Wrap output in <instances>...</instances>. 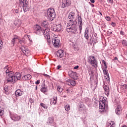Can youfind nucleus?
Returning a JSON list of instances; mask_svg holds the SVG:
<instances>
[{
	"instance_id": "nucleus-45",
	"label": "nucleus",
	"mask_w": 127,
	"mask_h": 127,
	"mask_svg": "<svg viewBox=\"0 0 127 127\" xmlns=\"http://www.w3.org/2000/svg\"><path fill=\"white\" fill-rule=\"evenodd\" d=\"M76 75H77V73H76V72H72L71 73V75L73 76V77H75V76H76Z\"/></svg>"
},
{
	"instance_id": "nucleus-3",
	"label": "nucleus",
	"mask_w": 127,
	"mask_h": 127,
	"mask_svg": "<svg viewBox=\"0 0 127 127\" xmlns=\"http://www.w3.org/2000/svg\"><path fill=\"white\" fill-rule=\"evenodd\" d=\"M45 16L47 17L49 20L52 21L56 16L55 10L53 8H49L47 9V11L45 13Z\"/></svg>"
},
{
	"instance_id": "nucleus-58",
	"label": "nucleus",
	"mask_w": 127,
	"mask_h": 127,
	"mask_svg": "<svg viewBox=\"0 0 127 127\" xmlns=\"http://www.w3.org/2000/svg\"><path fill=\"white\" fill-rule=\"evenodd\" d=\"M91 3H95V0H90Z\"/></svg>"
},
{
	"instance_id": "nucleus-15",
	"label": "nucleus",
	"mask_w": 127,
	"mask_h": 127,
	"mask_svg": "<svg viewBox=\"0 0 127 127\" xmlns=\"http://www.w3.org/2000/svg\"><path fill=\"white\" fill-rule=\"evenodd\" d=\"M95 37L94 36L91 37V38L90 39L89 43L90 44H96V43H98V42L99 41L98 40V39L97 38V37H96V35H94Z\"/></svg>"
},
{
	"instance_id": "nucleus-47",
	"label": "nucleus",
	"mask_w": 127,
	"mask_h": 127,
	"mask_svg": "<svg viewBox=\"0 0 127 127\" xmlns=\"http://www.w3.org/2000/svg\"><path fill=\"white\" fill-rule=\"evenodd\" d=\"M19 42L20 44H23L24 43V40H19Z\"/></svg>"
},
{
	"instance_id": "nucleus-26",
	"label": "nucleus",
	"mask_w": 127,
	"mask_h": 127,
	"mask_svg": "<svg viewBox=\"0 0 127 127\" xmlns=\"http://www.w3.org/2000/svg\"><path fill=\"white\" fill-rule=\"evenodd\" d=\"M74 16H75V12H70L68 15V18L72 20L74 19Z\"/></svg>"
},
{
	"instance_id": "nucleus-14",
	"label": "nucleus",
	"mask_w": 127,
	"mask_h": 127,
	"mask_svg": "<svg viewBox=\"0 0 127 127\" xmlns=\"http://www.w3.org/2000/svg\"><path fill=\"white\" fill-rule=\"evenodd\" d=\"M52 43L55 47H59V44H60V40L55 38L52 40Z\"/></svg>"
},
{
	"instance_id": "nucleus-49",
	"label": "nucleus",
	"mask_w": 127,
	"mask_h": 127,
	"mask_svg": "<svg viewBox=\"0 0 127 127\" xmlns=\"http://www.w3.org/2000/svg\"><path fill=\"white\" fill-rule=\"evenodd\" d=\"M106 19L108 21H110V20H111V17L109 16H107L106 17Z\"/></svg>"
},
{
	"instance_id": "nucleus-54",
	"label": "nucleus",
	"mask_w": 127,
	"mask_h": 127,
	"mask_svg": "<svg viewBox=\"0 0 127 127\" xmlns=\"http://www.w3.org/2000/svg\"><path fill=\"white\" fill-rule=\"evenodd\" d=\"M61 67L62 66L60 65H58L57 67V70H59L60 69V68H61Z\"/></svg>"
},
{
	"instance_id": "nucleus-24",
	"label": "nucleus",
	"mask_w": 127,
	"mask_h": 127,
	"mask_svg": "<svg viewBox=\"0 0 127 127\" xmlns=\"http://www.w3.org/2000/svg\"><path fill=\"white\" fill-rule=\"evenodd\" d=\"M48 25H49V24L48 23V21H44L41 23V26H42L43 27L48 28Z\"/></svg>"
},
{
	"instance_id": "nucleus-27",
	"label": "nucleus",
	"mask_w": 127,
	"mask_h": 127,
	"mask_svg": "<svg viewBox=\"0 0 127 127\" xmlns=\"http://www.w3.org/2000/svg\"><path fill=\"white\" fill-rule=\"evenodd\" d=\"M66 82H68L69 83L68 85H71V86H75L76 85V82H75L74 80H72V79H68Z\"/></svg>"
},
{
	"instance_id": "nucleus-12",
	"label": "nucleus",
	"mask_w": 127,
	"mask_h": 127,
	"mask_svg": "<svg viewBox=\"0 0 127 127\" xmlns=\"http://www.w3.org/2000/svg\"><path fill=\"white\" fill-rule=\"evenodd\" d=\"M13 82H17V81H18V80L21 79V73L19 72H15V73H14L13 76Z\"/></svg>"
},
{
	"instance_id": "nucleus-33",
	"label": "nucleus",
	"mask_w": 127,
	"mask_h": 127,
	"mask_svg": "<svg viewBox=\"0 0 127 127\" xmlns=\"http://www.w3.org/2000/svg\"><path fill=\"white\" fill-rule=\"evenodd\" d=\"M85 102L87 105H89L91 103V100L88 98H86L85 99Z\"/></svg>"
},
{
	"instance_id": "nucleus-37",
	"label": "nucleus",
	"mask_w": 127,
	"mask_h": 127,
	"mask_svg": "<svg viewBox=\"0 0 127 127\" xmlns=\"http://www.w3.org/2000/svg\"><path fill=\"white\" fill-rule=\"evenodd\" d=\"M46 39H47V41L48 42V45H50V44H51V40H50V37H49V38H46Z\"/></svg>"
},
{
	"instance_id": "nucleus-52",
	"label": "nucleus",
	"mask_w": 127,
	"mask_h": 127,
	"mask_svg": "<svg viewBox=\"0 0 127 127\" xmlns=\"http://www.w3.org/2000/svg\"><path fill=\"white\" fill-rule=\"evenodd\" d=\"M120 34L121 35H125V32L123 31V30H121L120 31Z\"/></svg>"
},
{
	"instance_id": "nucleus-2",
	"label": "nucleus",
	"mask_w": 127,
	"mask_h": 127,
	"mask_svg": "<svg viewBox=\"0 0 127 127\" xmlns=\"http://www.w3.org/2000/svg\"><path fill=\"white\" fill-rule=\"evenodd\" d=\"M99 112L103 113L105 110L108 109V102H107V97L101 96L99 98Z\"/></svg>"
},
{
	"instance_id": "nucleus-28",
	"label": "nucleus",
	"mask_w": 127,
	"mask_h": 127,
	"mask_svg": "<svg viewBox=\"0 0 127 127\" xmlns=\"http://www.w3.org/2000/svg\"><path fill=\"white\" fill-rule=\"evenodd\" d=\"M52 101H53V104H54V105H56V104H57V96L52 98Z\"/></svg>"
},
{
	"instance_id": "nucleus-55",
	"label": "nucleus",
	"mask_w": 127,
	"mask_h": 127,
	"mask_svg": "<svg viewBox=\"0 0 127 127\" xmlns=\"http://www.w3.org/2000/svg\"><path fill=\"white\" fill-rule=\"evenodd\" d=\"M29 102H30L31 103H33V99H32V98H30V99H29Z\"/></svg>"
},
{
	"instance_id": "nucleus-44",
	"label": "nucleus",
	"mask_w": 127,
	"mask_h": 127,
	"mask_svg": "<svg viewBox=\"0 0 127 127\" xmlns=\"http://www.w3.org/2000/svg\"><path fill=\"white\" fill-rule=\"evenodd\" d=\"M22 79L23 81H27V78L26 75L23 76Z\"/></svg>"
},
{
	"instance_id": "nucleus-61",
	"label": "nucleus",
	"mask_w": 127,
	"mask_h": 127,
	"mask_svg": "<svg viewBox=\"0 0 127 127\" xmlns=\"http://www.w3.org/2000/svg\"><path fill=\"white\" fill-rule=\"evenodd\" d=\"M114 60H118V57H115L114 59Z\"/></svg>"
},
{
	"instance_id": "nucleus-32",
	"label": "nucleus",
	"mask_w": 127,
	"mask_h": 127,
	"mask_svg": "<svg viewBox=\"0 0 127 127\" xmlns=\"http://www.w3.org/2000/svg\"><path fill=\"white\" fill-rule=\"evenodd\" d=\"M64 108L66 112H69V111H70V105L67 104L64 106Z\"/></svg>"
},
{
	"instance_id": "nucleus-48",
	"label": "nucleus",
	"mask_w": 127,
	"mask_h": 127,
	"mask_svg": "<svg viewBox=\"0 0 127 127\" xmlns=\"http://www.w3.org/2000/svg\"><path fill=\"white\" fill-rule=\"evenodd\" d=\"M89 74L90 75L91 77H92L93 75H94V72H93V71H90L89 72Z\"/></svg>"
},
{
	"instance_id": "nucleus-16",
	"label": "nucleus",
	"mask_w": 127,
	"mask_h": 127,
	"mask_svg": "<svg viewBox=\"0 0 127 127\" xmlns=\"http://www.w3.org/2000/svg\"><path fill=\"white\" fill-rule=\"evenodd\" d=\"M102 69L103 70V73L105 75V77H107L106 79L107 80V82L109 83V82H110V75H109V72L106 67H103Z\"/></svg>"
},
{
	"instance_id": "nucleus-59",
	"label": "nucleus",
	"mask_w": 127,
	"mask_h": 127,
	"mask_svg": "<svg viewBox=\"0 0 127 127\" xmlns=\"http://www.w3.org/2000/svg\"><path fill=\"white\" fill-rule=\"evenodd\" d=\"M15 13H18V9H16L15 10Z\"/></svg>"
},
{
	"instance_id": "nucleus-9",
	"label": "nucleus",
	"mask_w": 127,
	"mask_h": 127,
	"mask_svg": "<svg viewBox=\"0 0 127 127\" xmlns=\"http://www.w3.org/2000/svg\"><path fill=\"white\" fill-rule=\"evenodd\" d=\"M47 124L49 126H53V127H56V123L54 122V117H51L48 119Z\"/></svg>"
},
{
	"instance_id": "nucleus-8",
	"label": "nucleus",
	"mask_w": 127,
	"mask_h": 127,
	"mask_svg": "<svg viewBox=\"0 0 127 127\" xmlns=\"http://www.w3.org/2000/svg\"><path fill=\"white\" fill-rule=\"evenodd\" d=\"M70 5H71V0H65L64 1L62 2V4H61V8H65Z\"/></svg>"
},
{
	"instance_id": "nucleus-22",
	"label": "nucleus",
	"mask_w": 127,
	"mask_h": 127,
	"mask_svg": "<svg viewBox=\"0 0 127 127\" xmlns=\"http://www.w3.org/2000/svg\"><path fill=\"white\" fill-rule=\"evenodd\" d=\"M41 92L42 93H43V94H45V95H46V93L48 92V89H47V86L45 85V84H44V86L42 87V88L40 89Z\"/></svg>"
},
{
	"instance_id": "nucleus-38",
	"label": "nucleus",
	"mask_w": 127,
	"mask_h": 127,
	"mask_svg": "<svg viewBox=\"0 0 127 127\" xmlns=\"http://www.w3.org/2000/svg\"><path fill=\"white\" fill-rule=\"evenodd\" d=\"M23 53H24L25 55L27 56L28 55V54H29V51L27 49L26 51H24V52H23Z\"/></svg>"
},
{
	"instance_id": "nucleus-51",
	"label": "nucleus",
	"mask_w": 127,
	"mask_h": 127,
	"mask_svg": "<svg viewBox=\"0 0 127 127\" xmlns=\"http://www.w3.org/2000/svg\"><path fill=\"white\" fill-rule=\"evenodd\" d=\"M111 25L113 26V27H115V26H116V23L112 22L111 23Z\"/></svg>"
},
{
	"instance_id": "nucleus-60",
	"label": "nucleus",
	"mask_w": 127,
	"mask_h": 127,
	"mask_svg": "<svg viewBox=\"0 0 127 127\" xmlns=\"http://www.w3.org/2000/svg\"><path fill=\"white\" fill-rule=\"evenodd\" d=\"M107 0L109 1V2H110V3L113 2V0Z\"/></svg>"
},
{
	"instance_id": "nucleus-43",
	"label": "nucleus",
	"mask_w": 127,
	"mask_h": 127,
	"mask_svg": "<svg viewBox=\"0 0 127 127\" xmlns=\"http://www.w3.org/2000/svg\"><path fill=\"white\" fill-rule=\"evenodd\" d=\"M122 88V89H123V90H126V89H127V84L123 85Z\"/></svg>"
},
{
	"instance_id": "nucleus-29",
	"label": "nucleus",
	"mask_w": 127,
	"mask_h": 127,
	"mask_svg": "<svg viewBox=\"0 0 127 127\" xmlns=\"http://www.w3.org/2000/svg\"><path fill=\"white\" fill-rule=\"evenodd\" d=\"M122 45L124 47H127V40H122Z\"/></svg>"
},
{
	"instance_id": "nucleus-50",
	"label": "nucleus",
	"mask_w": 127,
	"mask_h": 127,
	"mask_svg": "<svg viewBox=\"0 0 127 127\" xmlns=\"http://www.w3.org/2000/svg\"><path fill=\"white\" fill-rule=\"evenodd\" d=\"M39 84H40V80H38L35 82L36 85H39Z\"/></svg>"
},
{
	"instance_id": "nucleus-4",
	"label": "nucleus",
	"mask_w": 127,
	"mask_h": 127,
	"mask_svg": "<svg viewBox=\"0 0 127 127\" xmlns=\"http://www.w3.org/2000/svg\"><path fill=\"white\" fill-rule=\"evenodd\" d=\"M4 70H5L6 73V77L7 78L6 81L8 83V82H13V76H14V72L12 71H11L8 68V65L4 67Z\"/></svg>"
},
{
	"instance_id": "nucleus-57",
	"label": "nucleus",
	"mask_w": 127,
	"mask_h": 127,
	"mask_svg": "<svg viewBox=\"0 0 127 127\" xmlns=\"http://www.w3.org/2000/svg\"><path fill=\"white\" fill-rule=\"evenodd\" d=\"M91 6H92V7H94L95 6V5H94L93 4L91 3V2H89Z\"/></svg>"
},
{
	"instance_id": "nucleus-23",
	"label": "nucleus",
	"mask_w": 127,
	"mask_h": 127,
	"mask_svg": "<svg viewBox=\"0 0 127 127\" xmlns=\"http://www.w3.org/2000/svg\"><path fill=\"white\" fill-rule=\"evenodd\" d=\"M57 56L58 57H60V58H62V57H64V53L63 50H60L57 52Z\"/></svg>"
},
{
	"instance_id": "nucleus-34",
	"label": "nucleus",
	"mask_w": 127,
	"mask_h": 127,
	"mask_svg": "<svg viewBox=\"0 0 127 127\" xmlns=\"http://www.w3.org/2000/svg\"><path fill=\"white\" fill-rule=\"evenodd\" d=\"M57 90L58 92H59V93H62V92H63V88H62V87L61 86H58Z\"/></svg>"
},
{
	"instance_id": "nucleus-53",
	"label": "nucleus",
	"mask_w": 127,
	"mask_h": 127,
	"mask_svg": "<svg viewBox=\"0 0 127 127\" xmlns=\"http://www.w3.org/2000/svg\"><path fill=\"white\" fill-rule=\"evenodd\" d=\"M43 75L45 76V77H47V78H50V76H49L48 74H46L45 73H44Z\"/></svg>"
},
{
	"instance_id": "nucleus-17",
	"label": "nucleus",
	"mask_w": 127,
	"mask_h": 127,
	"mask_svg": "<svg viewBox=\"0 0 127 127\" xmlns=\"http://www.w3.org/2000/svg\"><path fill=\"white\" fill-rule=\"evenodd\" d=\"M53 30L55 32H61V31H62V26L61 24H58L56 25V28H54Z\"/></svg>"
},
{
	"instance_id": "nucleus-20",
	"label": "nucleus",
	"mask_w": 127,
	"mask_h": 127,
	"mask_svg": "<svg viewBox=\"0 0 127 127\" xmlns=\"http://www.w3.org/2000/svg\"><path fill=\"white\" fill-rule=\"evenodd\" d=\"M116 114H117L118 116H120L121 114H122V112H123V110L122 109V107L121 105H118L116 109L115 110Z\"/></svg>"
},
{
	"instance_id": "nucleus-63",
	"label": "nucleus",
	"mask_w": 127,
	"mask_h": 127,
	"mask_svg": "<svg viewBox=\"0 0 127 127\" xmlns=\"http://www.w3.org/2000/svg\"><path fill=\"white\" fill-rule=\"evenodd\" d=\"M99 14H100V15H103V14L101 12H99Z\"/></svg>"
},
{
	"instance_id": "nucleus-13",
	"label": "nucleus",
	"mask_w": 127,
	"mask_h": 127,
	"mask_svg": "<svg viewBox=\"0 0 127 127\" xmlns=\"http://www.w3.org/2000/svg\"><path fill=\"white\" fill-rule=\"evenodd\" d=\"M43 33L45 38H49L50 37V29L49 28H46Z\"/></svg>"
},
{
	"instance_id": "nucleus-5",
	"label": "nucleus",
	"mask_w": 127,
	"mask_h": 127,
	"mask_svg": "<svg viewBox=\"0 0 127 127\" xmlns=\"http://www.w3.org/2000/svg\"><path fill=\"white\" fill-rule=\"evenodd\" d=\"M88 62L92 67H94V68L98 67V61H97V59L95 57L89 56L88 58Z\"/></svg>"
},
{
	"instance_id": "nucleus-18",
	"label": "nucleus",
	"mask_w": 127,
	"mask_h": 127,
	"mask_svg": "<svg viewBox=\"0 0 127 127\" xmlns=\"http://www.w3.org/2000/svg\"><path fill=\"white\" fill-rule=\"evenodd\" d=\"M24 94V92L21 89H17L15 92V95L16 97H19L22 96Z\"/></svg>"
},
{
	"instance_id": "nucleus-1",
	"label": "nucleus",
	"mask_w": 127,
	"mask_h": 127,
	"mask_svg": "<svg viewBox=\"0 0 127 127\" xmlns=\"http://www.w3.org/2000/svg\"><path fill=\"white\" fill-rule=\"evenodd\" d=\"M77 21H73V20H70L69 23H67V25L66 26L67 32L68 33L69 32H71L74 34L78 33V32H77Z\"/></svg>"
},
{
	"instance_id": "nucleus-41",
	"label": "nucleus",
	"mask_w": 127,
	"mask_h": 127,
	"mask_svg": "<svg viewBox=\"0 0 127 127\" xmlns=\"http://www.w3.org/2000/svg\"><path fill=\"white\" fill-rule=\"evenodd\" d=\"M102 63L103 64H104V68H108V66H107V64L106 63V62L104 60H102Z\"/></svg>"
},
{
	"instance_id": "nucleus-7",
	"label": "nucleus",
	"mask_w": 127,
	"mask_h": 127,
	"mask_svg": "<svg viewBox=\"0 0 127 127\" xmlns=\"http://www.w3.org/2000/svg\"><path fill=\"white\" fill-rule=\"evenodd\" d=\"M44 30L39 25H36V27L35 28V32L36 34L37 35H41V34H43V32Z\"/></svg>"
},
{
	"instance_id": "nucleus-19",
	"label": "nucleus",
	"mask_w": 127,
	"mask_h": 127,
	"mask_svg": "<svg viewBox=\"0 0 127 127\" xmlns=\"http://www.w3.org/2000/svg\"><path fill=\"white\" fill-rule=\"evenodd\" d=\"M103 88L105 91V94L106 96L110 95V88L107 85H103Z\"/></svg>"
},
{
	"instance_id": "nucleus-21",
	"label": "nucleus",
	"mask_w": 127,
	"mask_h": 127,
	"mask_svg": "<svg viewBox=\"0 0 127 127\" xmlns=\"http://www.w3.org/2000/svg\"><path fill=\"white\" fill-rule=\"evenodd\" d=\"M86 107L85 106V105H84V103H79L78 106V110L79 112H82V111H84L85 110V108Z\"/></svg>"
},
{
	"instance_id": "nucleus-6",
	"label": "nucleus",
	"mask_w": 127,
	"mask_h": 127,
	"mask_svg": "<svg viewBox=\"0 0 127 127\" xmlns=\"http://www.w3.org/2000/svg\"><path fill=\"white\" fill-rule=\"evenodd\" d=\"M27 0H19L20 4L23 5V9L24 12H26V11H28L29 10V6L27 4Z\"/></svg>"
},
{
	"instance_id": "nucleus-42",
	"label": "nucleus",
	"mask_w": 127,
	"mask_h": 127,
	"mask_svg": "<svg viewBox=\"0 0 127 127\" xmlns=\"http://www.w3.org/2000/svg\"><path fill=\"white\" fill-rule=\"evenodd\" d=\"M107 34L108 35V36H111V35H112V34H113V32H112V31L108 30L107 31Z\"/></svg>"
},
{
	"instance_id": "nucleus-39",
	"label": "nucleus",
	"mask_w": 127,
	"mask_h": 127,
	"mask_svg": "<svg viewBox=\"0 0 127 127\" xmlns=\"http://www.w3.org/2000/svg\"><path fill=\"white\" fill-rule=\"evenodd\" d=\"M3 115H4V111H3V110L0 109V116L1 117H2Z\"/></svg>"
},
{
	"instance_id": "nucleus-10",
	"label": "nucleus",
	"mask_w": 127,
	"mask_h": 127,
	"mask_svg": "<svg viewBox=\"0 0 127 127\" xmlns=\"http://www.w3.org/2000/svg\"><path fill=\"white\" fill-rule=\"evenodd\" d=\"M77 19H78V23L79 24V31H80V33L82 32V29L83 26V22L82 21V17L79 14H77Z\"/></svg>"
},
{
	"instance_id": "nucleus-30",
	"label": "nucleus",
	"mask_w": 127,
	"mask_h": 127,
	"mask_svg": "<svg viewBox=\"0 0 127 127\" xmlns=\"http://www.w3.org/2000/svg\"><path fill=\"white\" fill-rule=\"evenodd\" d=\"M4 93L6 94V95H7L8 94V86H5L4 87Z\"/></svg>"
},
{
	"instance_id": "nucleus-62",
	"label": "nucleus",
	"mask_w": 127,
	"mask_h": 127,
	"mask_svg": "<svg viewBox=\"0 0 127 127\" xmlns=\"http://www.w3.org/2000/svg\"><path fill=\"white\" fill-rule=\"evenodd\" d=\"M66 93H67V94H68L69 93V89H67V90H66Z\"/></svg>"
},
{
	"instance_id": "nucleus-11",
	"label": "nucleus",
	"mask_w": 127,
	"mask_h": 127,
	"mask_svg": "<svg viewBox=\"0 0 127 127\" xmlns=\"http://www.w3.org/2000/svg\"><path fill=\"white\" fill-rule=\"evenodd\" d=\"M10 117L12 121H14V122H18V121L21 119V118H20V116H18V115L11 113H10Z\"/></svg>"
},
{
	"instance_id": "nucleus-35",
	"label": "nucleus",
	"mask_w": 127,
	"mask_h": 127,
	"mask_svg": "<svg viewBox=\"0 0 127 127\" xmlns=\"http://www.w3.org/2000/svg\"><path fill=\"white\" fill-rule=\"evenodd\" d=\"M27 49V48L24 46H22V47L20 48L22 52H24Z\"/></svg>"
},
{
	"instance_id": "nucleus-36",
	"label": "nucleus",
	"mask_w": 127,
	"mask_h": 127,
	"mask_svg": "<svg viewBox=\"0 0 127 127\" xmlns=\"http://www.w3.org/2000/svg\"><path fill=\"white\" fill-rule=\"evenodd\" d=\"M15 39H17V38H13L11 41V44L12 45H14V42H15Z\"/></svg>"
},
{
	"instance_id": "nucleus-64",
	"label": "nucleus",
	"mask_w": 127,
	"mask_h": 127,
	"mask_svg": "<svg viewBox=\"0 0 127 127\" xmlns=\"http://www.w3.org/2000/svg\"><path fill=\"white\" fill-rule=\"evenodd\" d=\"M109 127H114L112 125L110 126Z\"/></svg>"
},
{
	"instance_id": "nucleus-31",
	"label": "nucleus",
	"mask_w": 127,
	"mask_h": 127,
	"mask_svg": "<svg viewBox=\"0 0 127 127\" xmlns=\"http://www.w3.org/2000/svg\"><path fill=\"white\" fill-rule=\"evenodd\" d=\"M40 106L42 107L44 109H45L46 110H47L48 109V106L45 105V104L42 103L40 104Z\"/></svg>"
},
{
	"instance_id": "nucleus-40",
	"label": "nucleus",
	"mask_w": 127,
	"mask_h": 127,
	"mask_svg": "<svg viewBox=\"0 0 127 127\" xmlns=\"http://www.w3.org/2000/svg\"><path fill=\"white\" fill-rule=\"evenodd\" d=\"M26 76L27 77V80H30V79H31L32 76H31V75L30 74H27L26 75Z\"/></svg>"
},
{
	"instance_id": "nucleus-56",
	"label": "nucleus",
	"mask_w": 127,
	"mask_h": 127,
	"mask_svg": "<svg viewBox=\"0 0 127 127\" xmlns=\"http://www.w3.org/2000/svg\"><path fill=\"white\" fill-rule=\"evenodd\" d=\"M78 68H79V65H76L74 67L73 69H78Z\"/></svg>"
},
{
	"instance_id": "nucleus-46",
	"label": "nucleus",
	"mask_w": 127,
	"mask_h": 127,
	"mask_svg": "<svg viewBox=\"0 0 127 127\" xmlns=\"http://www.w3.org/2000/svg\"><path fill=\"white\" fill-rule=\"evenodd\" d=\"M2 46H3V45H2V41H0V50L2 48Z\"/></svg>"
},
{
	"instance_id": "nucleus-25",
	"label": "nucleus",
	"mask_w": 127,
	"mask_h": 127,
	"mask_svg": "<svg viewBox=\"0 0 127 127\" xmlns=\"http://www.w3.org/2000/svg\"><path fill=\"white\" fill-rule=\"evenodd\" d=\"M88 33H89V30H88V28H86L84 32V38H85L86 40L89 39V35Z\"/></svg>"
}]
</instances>
